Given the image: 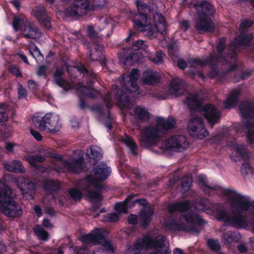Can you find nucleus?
<instances>
[{"instance_id": "nucleus-32", "label": "nucleus", "mask_w": 254, "mask_h": 254, "mask_svg": "<svg viewBox=\"0 0 254 254\" xmlns=\"http://www.w3.org/2000/svg\"><path fill=\"white\" fill-rule=\"evenodd\" d=\"M130 52L124 60L125 65H132L133 64L139 63L142 58L141 52L138 51H134Z\"/></svg>"}, {"instance_id": "nucleus-63", "label": "nucleus", "mask_w": 254, "mask_h": 254, "mask_svg": "<svg viewBox=\"0 0 254 254\" xmlns=\"http://www.w3.org/2000/svg\"><path fill=\"white\" fill-rule=\"evenodd\" d=\"M101 245L104 250L108 253H113L114 252V247L111 243L106 239L100 244Z\"/></svg>"}, {"instance_id": "nucleus-64", "label": "nucleus", "mask_w": 254, "mask_h": 254, "mask_svg": "<svg viewBox=\"0 0 254 254\" xmlns=\"http://www.w3.org/2000/svg\"><path fill=\"white\" fill-rule=\"evenodd\" d=\"M9 71L17 77H21L22 76L20 70L15 65H11L9 68Z\"/></svg>"}, {"instance_id": "nucleus-16", "label": "nucleus", "mask_w": 254, "mask_h": 254, "mask_svg": "<svg viewBox=\"0 0 254 254\" xmlns=\"http://www.w3.org/2000/svg\"><path fill=\"white\" fill-rule=\"evenodd\" d=\"M132 22L134 27L138 31L143 32L151 28V25L148 21L146 14L138 13L133 15Z\"/></svg>"}, {"instance_id": "nucleus-6", "label": "nucleus", "mask_w": 254, "mask_h": 254, "mask_svg": "<svg viewBox=\"0 0 254 254\" xmlns=\"http://www.w3.org/2000/svg\"><path fill=\"white\" fill-rule=\"evenodd\" d=\"M158 239H153L149 235L143 236L142 238H138L133 246V249L140 252L142 250H150L154 248L157 250L163 249L165 247L166 238L163 235L158 236Z\"/></svg>"}, {"instance_id": "nucleus-18", "label": "nucleus", "mask_w": 254, "mask_h": 254, "mask_svg": "<svg viewBox=\"0 0 254 254\" xmlns=\"http://www.w3.org/2000/svg\"><path fill=\"white\" fill-rule=\"evenodd\" d=\"M65 167H66L71 172L78 174L85 170V161L82 157L79 158L72 162H69L67 160L64 161Z\"/></svg>"}, {"instance_id": "nucleus-31", "label": "nucleus", "mask_w": 254, "mask_h": 254, "mask_svg": "<svg viewBox=\"0 0 254 254\" xmlns=\"http://www.w3.org/2000/svg\"><path fill=\"white\" fill-rule=\"evenodd\" d=\"M227 38L226 37H222L219 39V41L217 43L216 45V50L217 54H214L211 55L209 58H213L216 56H220V58H218V60L222 62L223 60L225 59L224 52L225 49L226 47Z\"/></svg>"}, {"instance_id": "nucleus-23", "label": "nucleus", "mask_w": 254, "mask_h": 254, "mask_svg": "<svg viewBox=\"0 0 254 254\" xmlns=\"http://www.w3.org/2000/svg\"><path fill=\"white\" fill-rule=\"evenodd\" d=\"M191 207V203L189 200L177 202L170 204L168 209L169 212H182L190 210Z\"/></svg>"}, {"instance_id": "nucleus-24", "label": "nucleus", "mask_w": 254, "mask_h": 254, "mask_svg": "<svg viewBox=\"0 0 254 254\" xmlns=\"http://www.w3.org/2000/svg\"><path fill=\"white\" fill-rule=\"evenodd\" d=\"M239 108L243 119L254 118V102H245L240 105Z\"/></svg>"}, {"instance_id": "nucleus-35", "label": "nucleus", "mask_w": 254, "mask_h": 254, "mask_svg": "<svg viewBox=\"0 0 254 254\" xmlns=\"http://www.w3.org/2000/svg\"><path fill=\"white\" fill-rule=\"evenodd\" d=\"M87 156L88 158L93 159V163L96 164L102 157L101 149L96 145L90 146L89 151H88Z\"/></svg>"}, {"instance_id": "nucleus-38", "label": "nucleus", "mask_w": 254, "mask_h": 254, "mask_svg": "<svg viewBox=\"0 0 254 254\" xmlns=\"http://www.w3.org/2000/svg\"><path fill=\"white\" fill-rule=\"evenodd\" d=\"M153 211L148 209L146 211H142L139 215V224L143 227H146L151 221V217L153 215Z\"/></svg>"}, {"instance_id": "nucleus-1", "label": "nucleus", "mask_w": 254, "mask_h": 254, "mask_svg": "<svg viewBox=\"0 0 254 254\" xmlns=\"http://www.w3.org/2000/svg\"><path fill=\"white\" fill-rule=\"evenodd\" d=\"M193 6L197 16L195 21V29L198 31L213 32L215 27L212 19L215 12L214 6L204 0L198 1Z\"/></svg>"}, {"instance_id": "nucleus-2", "label": "nucleus", "mask_w": 254, "mask_h": 254, "mask_svg": "<svg viewBox=\"0 0 254 254\" xmlns=\"http://www.w3.org/2000/svg\"><path fill=\"white\" fill-rule=\"evenodd\" d=\"M15 195L5 183H0V211L7 217L17 218L23 214L21 207L14 199Z\"/></svg>"}, {"instance_id": "nucleus-26", "label": "nucleus", "mask_w": 254, "mask_h": 254, "mask_svg": "<svg viewBox=\"0 0 254 254\" xmlns=\"http://www.w3.org/2000/svg\"><path fill=\"white\" fill-rule=\"evenodd\" d=\"M241 94V90L240 89L233 90L227 98L226 100L224 102L225 108L230 109L235 107L239 101Z\"/></svg>"}, {"instance_id": "nucleus-27", "label": "nucleus", "mask_w": 254, "mask_h": 254, "mask_svg": "<svg viewBox=\"0 0 254 254\" xmlns=\"http://www.w3.org/2000/svg\"><path fill=\"white\" fill-rule=\"evenodd\" d=\"M153 21L158 31L163 36L167 35V27L163 16L156 12L153 15Z\"/></svg>"}, {"instance_id": "nucleus-33", "label": "nucleus", "mask_w": 254, "mask_h": 254, "mask_svg": "<svg viewBox=\"0 0 254 254\" xmlns=\"http://www.w3.org/2000/svg\"><path fill=\"white\" fill-rule=\"evenodd\" d=\"M190 135L193 138L202 139L208 135L206 128H186Z\"/></svg>"}, {"instance_id": "nucleus-11", "label": "nucleus", "mask_w": 254, "mask_h": 254, "mask_svg": "<svg viewBox=\"0 0 254 254\" xmlns=\"http://www.w3.org/2000/svg\"><path fill=\"white\" fill-rule=\"evenodd\" d=\"M234 212L242 213L247 211L250 207L254 208V201H250L245 196L237 194L231 199Z\"/></svg>"}, {"instance_id": "nucleus-42", "label": "nucleus", "mask_w": 254, "mask_h": 254, "mask_svg": "<svg viewBox=\"0 0 254 254\" xmlns=\"http://www.w3.org/2000/svg\"><path fill=\"white\" fill-rule=\"evenodd\" d=\"M198 181L203 186V191L206 194L210 195L211 191L219 189V187L217 185H213L212 186L208 185L206 178L202 175L199 176Z\"/></svg>"}, {"instance_id": "nucleus-58", "label": "nucleus", "mask_w": 254, "mask_h": 254, "mask_svg": "<svg viewBox=\"0 0 254 254\" xmlns=\"http://www.w3.org/2000/svg\"><path fill=\"white\" fill-rule=\"evenodd\" d=\"M164 55L162 51H157L156 52L155 56L151 59V61L155 64H162Z\"/></svg>"}, {"instance_id": "nucleus-22", "label": "nucleus", "mask_w": 254, "mask_h": 254, "mask_svg": "<svg viewBox=\"0 0 254 254\" xmlns=\"http://www.w3.org/2000/svg\"><path fill=\"white\" fill-rule=\"evenodd\" d=\"M22 35L26 38L37 39L40 36V33L34 24L25 22L23 27Z\"/></svg>"}, {"instance_id": "nucleus-54", "label": "nucleus", "mask_w": 254, "mask_h": 254, "mask_svg": "<svg viewBox=\"0 0 254 254\" xmlns=\"http://www.w3.org/2000/svg\"><path fill=\"white\" fill-rule=\"evenodd\" d=\"M23 20L18 16H15L12 21V26L15 31H18L22 25H24Z\"/></svg>"}, {"instance_id": "nucleus-17", "label": "nucleus", "mask_w": 254, "mask_h": 254, "mask_svg": "<svg viewBox=\"0 0 254 254\" xmlns=\"http://www.w3.org/2000/svg\"><path fill=\"white\" fill-rule=\"evenodd\" d=\"M22 195L27 198L32 199L35 193L36 184L31 181L26 180L18 185Z\"/></svg>"}, {"instance_id": "nucleus-49", "label": "nucleus", "mask_w": 254, "mask_h": 254, "mask_svg": "<svg viewBox=\"0 0 254 254\" xmlns=\"http://www.w3.org/2000/svg\"><path fill=\"white\" fill-rule=\"evenodd\" d=\"M87 196L92 200H97L99 202H101L102 200V194L98 190H89L87 193Z\"/></svg>"}, {"instance_id": "nucleus-10", "label": "nucleus", "mask_w": 254, "mask_h": 254, "mask_svg": "<svg viewBox=\"0 0 254 254\" xmlns=\"http://www.w3.org/2000/svg\"><path fill=\"white\" fill-rule=\"evenodd\" d=\"M60 117L58 115L49 113L44 116L35 114L32 118V122L35 127H59Z\"/></svg>"}, {"instance_id": "nucleus-57", "label": "nucleus", "mask_w": 254, "mask_h": 254, "mask_svg": "<svg viewBox=\"0 0 254 254\" xmlns=\"http://www.w3.org/2000/svg\"><path fill=\"white\" fill-rule=\"evenodd\" d=\"M55 82L65 91H68L71 89L70 83L64 78H58Z\"/></svg>"}, {"instance_id": "nucleus-39", "label": "nucleus", "mask_w": 254, "mask_h": 254, "mask_svg": "<svg viewBox=\"0 0 254 254\" xmlns=\"http://www.w3.org/2000/svg\"><path fill=\"white\" fill-rule=\"evenodd\" d=\"M123 142L126 144L133 155L136 156L137 155V145L131 137L126 135L125 137L123 139Z\"/></svg>"}, {"instance_id": "nucleus-13", "label": "nucleus", "mask_w": 254, "mask_h": 254, "mask_svg": "<svg viewBox=\"0 0 254 254\" xmlns=\"http://www.w3.org/2000/svg\"><path fill=\"white\" fill-rule=\"evenodd\" d=\"M32 13L33 16L42 26L48 30L51 29V18L44 6H36L32 9Z\"/></svg>"}, {"instance_id": "nucleus-5", "label": "nucleus", "mask_w": 254, "mask_h": 254, "mask_svg": "<svg viewBox=\"0 0 254 254\" xmlns=\"http://www.w3.org/2000/svg\"><path fill=\"white\" fill-rule=\"evenodd\" d=\"M140 129L141 128H137ZM141 141L146 147H151L159 143L173 128H141Z\"/></svg>"}, {"instance_id": "nucleus-28", "label": "nucleus", "mask_w": 254, "mask_h": 254, "mask_svg": "<svg viewBox=\"0 0 254 254\" xmlns=\"http://www.w3.org/2000/svg\"><path fill=\"white\" fill-rule=\"evenodd\" d=\"M157 126L154 127H176V120L173 116H169L167 119L163 117H157L155 120ZM144 127H153L148 125Z\"/></svg>"}, {"instance_id": "nucleus-8", "label": "nucleus", "mask_w": 254, "mask_h": 254, "mask_svg": "<svg viewBox=\"0 0 254 254\" xmlns=\"http://www.w3.org/2000/svg\"><path fill=\"white\" fill-rule=\"evenodd\" d=\"M189 145L187 138L183 135L177 134L171 136L164 141V147L167 150L181 152Z\"/></svg>"}, {"instance_id": "nucleus-40", "label": "nucleus", "mask_w": 254, "mask_h": 254, "mask_svg": "<svg viewBox=\"0 0 254 254\" xmlns=\"http://www.w3.org/2000/svg\"><path fill=\"white\" fill-rule=\"evenodd\" d=\"M225 59L222 62H227L229 60L234 59L237 57V47L235 42H232L228 47V51L224 54Z\"/></svg>"}, {"instance_id": "nucleus-60", "label": "nucleus", "mask_w": 254, "mask_h": 254, "mask_svg": "<svg viewBox=\"0 0 254 254\" xmlns=\"http://www.w3.org/2000/svg\"><path fill=\"white\" fill-rule=\"evenodd\" d=\"M236 154L238 157L242 159H247L249 157L248 153L245 151L241 145H238L236 148Z\"/></svg>"}, {"instance_id": "nucleus-52", "label": "nucleus", "mask_w": 254, "mask_h": 254, "mask_svg": "<svg viewBox=\"0 0 254 254\" xmlns=\"http://www.w3.org/2000/svg\"><path fill=\"white\" fill-rule=\"evenodd\" d=\"M254 22L253 20L246 19L243 20L240 25L241 31H245L247 32L248 29L252 27L254 25Z\"/></svg>"}, {"instance_id": "nucleus-29", "label": "nucleus", "mask_w": 254, "mask_h": 254, "mask_svg": "<svg viewBox=\"0 0 254 254\" xmlns=\"http://www.w3.org/2000/svg\"><path fill=\"white\" fill-rule=\"evenodd\" d=\"M253 39V36L251 33L245 31H240V35L235 38L237 45L242 47L248 46Z\"/></svg>"}, {"instance_id": "nucleus-59", "label": "nucleus", "mask_w": 254, "mask_h": 254, "mask_svg": "<svg viewBox=\"0 0 254 254\" xmlns=\"http://www.w3.org/2000/svg\"><path fill=\"white\" fill-rule=\"evenodd\" d=\"M147 45L142 40H137L133 43L131 46L132 50L140 51V50H145Z\"/></svg>"}, {"instance_id": "nucleus-45", "label": "nucleus", "mask_w": 254, "mask_h": 254, "mask_svg": "<svg viewBox=\"0 0 254 254\" xmlns=\"http://www.w3.org/2000/svg\"><path fill=\"white\" fill-rule=\"evenodd\" d=\"M78 90L83 96H86L92 99L96 97V93L91 91L86 85L80 84Z\"/></svg>"}, {"instance_id": "nucleus-30", "label": "nucleus", "mask_w": 254, "mask_h": 254, "mask_svg": "<svg viewBox=\"0 0 254 254\" xmlns=\"http://www.w3.org/2000/svg\"><path fill=\"white\" fill-rule=\"evenodd\" d=\"M183 83V80L178 78H173L169 85V92L171 94L177 96L181 95L183 93L181 90Z\"/></svg>"}, {"instance_id": "nucleus-34", "label": "nucleus", "mask_w": 254, "mask_h": 254, "mask_svg": "<svg viewBox=\"0 0 254 254\" xmlns=\"http://www.w3.org/2000/svg\"><path fill=\"white\" fill-rule=\"evenodd\" d=\"M133 112L134 116L139 121L147 122L150 118V114L145 108L137 106L134 108Z\"/></svg>"}, {"instance_id": "nucleus-43", "label": "nucleus", "mask_w": 254, "mask_h": 254, "mask_svg": "<svg viewBox=\"0 0 254 254\" xmlns=\"http://www.w3.org/2000/svg\"><path fill=\"white\" fill-rule=\"evenodd\" d=\"M222 241L225 245H229L234 241H237L238 239L237 234L235 232L228 231L222 235Z\"/></svg>"}, {"instance_id": "nucleus-55", "label": "nucleus", "mask_w": 254, "mask_h": 254, "mask_svg": "<svg viewBox=\"0 0 254 254\" xmlns=\"http://www.w3.org/2000/svg\"><path fill=\"white\" fill-rule=\"evenodd\" d=\"M70 196L74 200H80L82 198V192L76 188H71L69 190Z\"/></svg>"}, {"instance_id": "nucleus-21", "label": "nucleus", "mask_w": 254, "mask_h": 254, "mask_svg": "<svg viewBox=\"0 0 254 254\" xmlns=\"http://www.w3.org/2000/svg\"><path fill=\"white\" fill-rule=\"evenodd\" d=\"M185 103L188 106L191 112H202L204 105L198 99L197 95L192 94L186 98Z\"/></svg>"}, {"instance_id": "nucleus-36", "label": "nucleus", "mask_w": 254, "mask_h": 254, "mask_svg": "<svg viewBox=\"0 0 254 254\" xmlns=\"http://www.w3.org/2000/svg\"><path fill=\"white\" fill-rule=\"evenodd\" d=\"M4 168L9 172L16 173H23L25 171L24 167L19 160H14L10 164H5Z\"/></svg>"}, {"instance_id": "nucleus-53", "label": "nucleus", "mask_w": 254, "mask_h": 254, "mask_svg": "<svg viewBox=\"0 0 254 254\" xmlns=\"http://www.w3.org/2000/svg\"><path fill=\"white\" fill-rule=\"evenodd\" d=\"M87 76L86 83L88 87L92 89L97 80V74L93 72H90L87 74Z\"/></svg>"}, {"instance_id": "nucleus-19", "label": "nucleus", "mask_w": 254, "mask_h": 254, "mask_svg": "<svg viewBox=\"0 0 254 254\" xmlns=\"http://www.w3.org/2000/svg\"><path fill=\"white\" fill-rule=\"evenodd\" d=\"M141 79L143 84L153 85L159 82L160 76L158 72L148 69L143 72Z\"/></svg>"}, {"instance_id": "nucleus-56", "label": "nucleus", "mask_w": 254, "mask_h": 254, "mask_svg": "<svg viewBox=\"0 0 254 254\" xmlns=\"http://www.w3.org/2000/svg\"><path fill=\"white\" fill-rule=\"evenodd\" d=\"M120 219L118 214L112 212L106 214L104 217V221L106 222H116Z\"/></svg>"}, {"instance_id": "nucleus-47", "label": "nucleus", "mask_w": 254, "mask_h": 254, "mask_svg": "<svg viewBox=\"0 0 254 254\" xmlns=\"http://www.w3.org/2000/svg\"><path fill=\"white\" fill-rule=\"evenodd\" d=\"M45 160V157L41 155H36L30 156L28 158V161L31 166L34 167H37L36 162H43Z\"/></svg>"}, {"instance_id": "nucleus-25", "label": "nucleus", "mask_w": 254, "mask_h": 254, "mask_svg": "<svg viewBox=\"0 0 254 254\" xmlns=\"http://www.w3.org/2000/svg\"><path fill=\"white\" fill-rule=\"evenodd\" d=\"M93 172L98 180H106L110 174L111 170L106 164L100 163L94 168Z\"/></svg>"}, {"instance_id": "nucleus-3", "label": "nucleus", "mask_w": 254, "mask_h": 254, "mask_svg": "<svg viewBox=\"0 0 254 254\" xmlns=\"http://www.w3.org/2000/svg\"><path fill=\"white\" fill-rule=\"evenodd\" d=\"M140 76V71L137 68L132 69L129 75V81L127 83L125 81V76H122L120 81L122 90H118L116 93V100L119 106L126 108L130 106V98L129 94L132 92H137L139 89L137 80Z\"/></svg>"}, {"instance_id": "nucleus-41", "label": "nucleus", "mask_w": 254, "mask_h": 254, "mask_svg": "<svg viewBox=\"0 0 254 254\" xmlns=\"http://www.w3.org/2000/svg\"><path fill=\"white\" fill-rule=\"evenodd\" d=\"M33 232L39 240L47 241L49 237V234L41 226L35 225L33 228Z\"/></svg>"}, {"instance_id": "nucleus-4", "label": "nucleus", "mask_w": 254, "mask_h": 254, "mask_svg": "<svg viewBox=\"0 0 254 254\" xmlns=\"http://www.w3.org/2000/svg\"><path fill=\"white\" fill-rule=\"evenodd\" d=\"M232 210L233 209L232 208ZM230 214L225 209H219L216 213L219 221L224 222L225 226H231L236 229H244L248 227V222L246 216L237 212Z\"/></svg>"}, {"instance_id": "nucleus-7", "label": "nucleus", "mask_w": 254, "mask_h": 254, "mask_svg": "<svg viewBox=\"0 0 254 254\" xmlns=\"http://www.w3.org/2000/svg\"><path fill=\"white\" fill-rule=\"evenodd\" d=\"M103 5H90L89 0H74L67 13L70 16H82L87 14L90 11L101 9Z\"/></svg>"}, {"instance_id": "nucleus-9", "label": "nucleus", "mask_w": 254, "mask_h": 254, "mask_svg": "<svg viewBox=\"0 0 254 254\" xmlns=\"http://www.w3.org/2000/svg\"><path fill=\"white\" fill-rule=\"evenodd\" d=\"M220 56H216L213 58H207L202 60L199 58H192L189 61V63L195 65H199L201 66H205L209 65L210 70L208 73V76L211 79L217 78L219 70L218 68L217 62H221L218 60Z\"/></svg>"}, {"instance_id": "nucleus-50", "label": "nucleus", "mask_w": 254, "mask_h": 254, "mask_svg": "<svg viewBox=\"0 0 254 254\" xmlns=\"http://www.w3.org/2000/svg\"><path fill=\"white\" fill-rule=\"evenodd\" d=\"M136 4L138 13H143L145 14H147V13L150 10V8L146 3L144 2L137 0L136 1Z\"/></svg>"}, {"instance_id": "nucleus-51", "label": "nucleus", "mask_w": 254, "mask_h": 254, "mask_svg": "<svg viewBox=\"0 0 254 254\" xmlns=\"http://www.w3.org/2000/svg\"><path fill=\"white\" fill-rule=\"evenodd\" d=\"M192 182V177L189 176H185L182 179L181 184L182 188L187 191L190 188Z\"/></svg>"}, {"instance_id": "nucleus-37", "label": "nucleus", "mask_w": 254, "mask_h": 254, "mask_svg": "<svg viewBox=\"0 0 254 254\" xmlns=\"http://www.w3.org/2000/svg\"><path fill=\"white\" fill-rule=\"evenodd\" d=\"M135 196H136L135 194H130L127 197L125 201L116 202L114 206V209L121 212L127 213L128 203Z\"/></svg>"}, {"instance_id": "nucleus-14", "label": "nucleus", "mask_w": 254, "mask_h": 254, "mask_svg": "<svg viewBox=\"0 0 254 254\" xmlns=\"http://www.w3.org/2000/svg\"><path fill=\"white\" fill-rule=\"evenodd\" d=\"M104 230L96 228L93 232L88 234H83L80 240L83 243H90L94 244H100L106 238Z\"/></svg>"}, {"instance_id": "nucleus-20", "label": "nucleus", "mask_w": 254, "mask_h": 254, "mask_svg": "<svg viewBox=\"0 0 254 254\" xmlns=\"http://www.w3.org/2000/svg\"><path fill=\"white\" fill-rule=\"evenodd\" d=\"M181 216L184 218L187 224L189 225V227H195V225L201 226L204 223L199 214L192 211L181 214ZM196 227L197 228L196 226Z\"/></svg>"}, {"instance_id": "nucleus-44", "label": "nucleus", "mask_w": 254, "mask_h": 254, "mask_svg": "<svg viewBox=\"0 0 254 254\" xmlns=\"http://www.w3.org/2000/svg\"><path fill=\"white\" fill-rule=\"evenodd\" d=\"M44 188L49 191H57L60 189V183L57 180H50L45 182Z\"/></svg>"}, {"instance_id": "nucleus-62", "label": "nucleus", "mask_w": 254, "mask_h": 254, "mask_svg": "<svg viewBox=\"0 0 254 254\" xmlns=\"http://www.w3.org/2000/svg\"><path fill=\"white\" fill-rule=\"evenodd\" d=\"M247 131V142L253 144L254 142V128H246Z\"/></svg>"}, {"instance_id": "nucleus-15", "label": "nucleus", "mask_w": 254, "mask_h": 254, "mask_svg": "<svg viewBox=\"0 0 254 254\" xmlns=\"http://www.w3.org/2000/svg\"><path fill=\"white\" fill-rule=\"evenodd\" d=\"M164 225L167 229L171 231H182L185 232H193L197 234L199 233V230L198 228H196V227H188L185 224L178 223L177 221L174 219L166 221L165 222Z\"/></svg>"}, {"instance_id": "nucleus-48", "label": "nucleus", "mask_w": 254, "mask_h": 254, "mask_svg": "<svg viewBox=\"0 0 254 254\" xmlns=\"http://www.w3.org/2000/svg\"><path fill=\"white\" fill-rule=\"evenodd\" d=\"M5 104L0 103V126H2L8 120V116L5 112Z\"/></svg>"}, {"instance_id": "nucleus-46", "label": "nucleus", "mask_w": 254, "mask_h": 254, "mask_svg": "<svg viewBox=\"0 0 254 254\" xmlns=\"http://www.w3.org/2000/svg\"><path fill=\"white\" fill-rule=\"evenodd\" d=\"M207 246L214 252H218L221 248L220 244L218 240L212 238L208 239L206 242Z\"/></svg>"}, {"instance_id": "nucleus-61", "label": "nucleus", "mask_w": 254, "mask_h": 254, "mask_svg": "<svg viewBox=\"0 0 254 254\" xmlns=\"http://www.w3.org/2000/svg\"><path fill=\"white\" fill-rule=\"evenodd\" d=\"M85 182L87 183L86 187L87 188H90L91 186H94V185L97 182L98 180L97 177L95 176H92L91 175H87L86 177L84 178Z\"/></svg>"}, {"instance_id": "nucleus-12", "label": "nucleus", "mask_w": 254, "mask_h": 254, "mask_svg": "<svg viewBox=\"0 0 254 254\" xmlns=\"http://www.w3.org/2000/svg\"><path fill=\"white\" fill-rule=\"evenodd\" d=\"M202 112L209 124L213 126L219 122L221 118V113L212 104H206L204 105Z\"/></svg>"}]
</instances>
